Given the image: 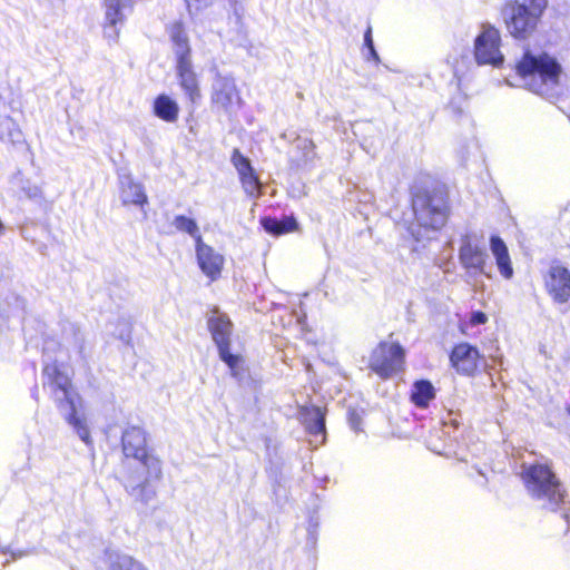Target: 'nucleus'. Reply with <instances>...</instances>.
Segmentation results:
<instances>
[{"mask_svg":"<svg viewBox=\"0 0 570 570\" xmlns=\"http://www.w3.org/2000/svg\"><path fill=\"white\" fill-rule=\"evenodd\" d=\"M105 9V28H116L124 23L126 17L124 10L132 8L135 0H102Z\"/></svg>","mask_w":570,"mask_h":570,"instance_id":"obj_20","label":"nucleus"},{"mask_svg":"<svg viewBox=\"0 0 570 570\" xmlns=\"http://www.w3.org/2000/svg\"><path fill=\"white\" fill-rule=\"evenodd\" d=\"M175 227L190 235L195 239V245H197V239H203L197 223L187 216L178 215L174 219Z\"/></svg>","mask_w":570,"mask_h":570,"instance_id":"obj_25","label":"nucleus"},{"mask_svg":"<svg viewBox=\"0 0 570 570\" xmlns=\"http://www.w3.org/2000/svg\"><path fill=\"white\" fill-rule=\"evenodd\" d=\"M178 86L184 92L186 101L190 106L200 104L203 91L199 76L196 72L193 61L176 63Z\"/></svg>","mask_w":570,"mask_h":570,"instance_id":"obj_13","label":"nucleus"},{"mask_svg":"<svg viewBox=\"0 0 570 570\" xmlns=\"http://www.w3.org/2000/svg\"><path fill=\"white\" fill-rule=\"evenodd\" d=\"M567 413L570 415V405L567 406Z\"/></svg>","mask_w":570,"mask_h":570,"instance_id":"obj_30","label":"nucleus"},{"mask_svg":"<svg viewBox=\"0 0 570 570\" xmlns=\"http://www.w3.org/2000/svg\"><path fill=\"white\" fill-rule=\"evenodd\" d=\"M302 414V423L306 430V432L311 435L317 436L322 435L323 440L325 439V410H322L318 406H305L301 411Z\"/></svg>","mask_w":570,"mask_h":570,"instance_id":"obj_19","label":"nucleus"},{"mask_svg":"<svg viewBox=\"0 0 570 570\" xmlns=\"http://www.w3.org/2000/svg\"><path fill=\"white\" fill-rule=\"evenodd\" d=\"M520 479L529 495L534 500H543L550 511L557 512L566 503L568 491L551 463L524 464Z\"/></svg>","mask_w":570,"mask_h":570,"instance_id":"obj_4","label":"nucleus"},{"mask_svg":"<svg viewBox=\"0 0 570 570\" xmlns=\"http://www.w3.org/2000/svg\"><path fill=\"white\" fill-rule=\"evenodd\" d=\"M129 188L131 190V198L130 199H124V205H138L144 206L148 203L147 195L144 190V187L139 184H131L129 185Z\"/></svg>","mask_w":570,"mask_h":570,"instance_id":"obj_27","label":"nucleus"},{"mask_svg":"<svg viewBox=\"0 0 570 570\" xmlns=\"http://www.w3.org/2000/svg\"><path fill=\"white\" fill-rule=\"evenodd\" d=\"M230 161L238 174L244 193L250 198H259L263 195V184L250 159L243 155L238 148H234L230 155Z\"/></svg>","mask_w":570,"mask_h":570,"instance_id":"obj_12","label":"nucleus"},{"mask_svg":"<svg viewBox=\"0 0 570 570\" xmlns=\"http://www.w3.org/2000/svg\"><path fill=\"white\" fill-rule=\"evenodd\" d=\"M347 420L354 431L358 432L362 430V417L355 410L348 411Z\"/></svg>","mask_w":570,"mask_h":570,"instance_id":"obj_28","label":"nucleus"},{"mask_svg":"<svg viewBox=\"0 0 570 570\" xmlns=\"http://www.w3.org/2000/svg\"><path fill=\"white\" fill-rule=\"evenodd\" d=\"M517 75L527 81L528 87L537 92L544 94L549 88L560 82L562 68L556 58L547 52L534 55L527 48L515 62Z\"/></svg>","mask_w":570,"mask_h":570,"instance_id":"obj_6","label":"nucleus"},{"mask_svg":"<svg viewBox=\"0 0 570 570\" xmlns=\"http://www.w3.org/2000/svg\"><path fill=\"white\" fill-rule=\"evenodd\" d=\"M501 37L497 28H485L474 41V57L479 65L500 66L503 55L500 51Z\"/></svg>","mask_w":570,"mask_h":570,"instance_id":"obj_11","label":"nucleus"},{"mask_svg":"<svg viewBox=\"0 0 570 570\" xmlns=\"http://www.w3.org/2000/svg\"><path fill=\"white\" fill-rule=\"evenodd\" d=\"M549 0H507L501 8L504 28L510 37L524 41L539 30Z\"/></svg>","mask_w":570,"mask_h":570,"instance_id":"obj_5","label":"nucleus"},{"mask_svg":"<svg viewBox=\"0 0 570 570\" xmlns=\"http://www.w3.org/2000/svg\"><path fill=\"white\" fill-rule=\"evenodd\" d=\"M155 116L166 122H175L179 116L178 104L165 94L158 95L153 105Z\"/></svg>","mask_w":570,"mask_h":570,"instance_id":"obj_22","label":"nucleus"},{"mask_svg":"<svg viewBox=\"0 0 570 570\" xmlns=\"http://www.w3.org/2000/svg\"><path fill=\"white\" fill-rule=\"evenodd\" d=\"M207 328L215 343L219 358L228 366L233 375H237L238 368L244 363L240 354L232 353V334L234 324L229 316L219 311L217 306L212 308V315L207 320Z\"/></svg>","mask_w":570,"mask_h":570,"instance_id":"obj_7","label":"nucleus"},{"mask_svg":"<svg viewBox=\"0 0 570 570\" xmlns=\"http://www.w3.org/2000/svg\"><path fill=\"white\" fill-rule=\"evenodd\" d=\"M543 286L553 303L570 302V269L560 262H553L542 275Z\"/></svg>","mask_w":570,"mask_h":570,"instance_id":"obj_10","label":"nucleus"},{"mask_svg":"<svg viewBox=\"0 0 570 570\" xmlns=\"http://www.w3.org/2000/svg\"><path fill=\"white\" fill-rule=\"evenodd\" d=\"M490 249L495 259L500 275L505 279H511L514 269L504 240L498 235H492L490 237Z\"/></svg>","mask_w":570,"mask_h":570,"instance_id":"obj_18","label":"nucleus"},{"mask_svg":"<svg viewBox=\"0 0 570 570\" xmlns=\"http://www.w3.org/2000/svg\"><path fill=\"white\" fill-rule=\"evenodd\" d=\"M195 250L198 267L204 275L210 282L219 279L225 265L224 256L216 252L212 246L205 244L203 239H197Z\"/></svg>","mask_w":570,"mask_h":570,"instance_id":"obj_14","label":"nucleus"},{"mask_svg":"<svg viewBox=\"0 0 570 570\" xmlns=\"http://www.w3.org/2000/svg\"><path fill=\"white\" fill-rule=\"evenodd\" d=\"M487 258L485 250L474 244L469 237L462 240L459 249V261L463 268L474 273H484Z\"/></svg>","mask_w":570,"mask_h":570,"instance_id":"obj_15","label":"nucleus"},{"mask_svg":"<svg viewBox=\"0 0 570 570\" xmlns=\"http://www.w3.org/2000/svg\"><path fill=\"white\" fill-rule=\"evenodd\" d=\"M261 225L268 234L274 236L294 233L299 228V225L293 215L284 216L279 219L271 216L263 217L261 218Z\"/></svg>","mask_w":570,"mask_h":570,"instance_id":"obj_21","label":"nucleus"},{"mask_svg":"<svg viewBox=\"0 0 570 570\" xmlns=\"http://www.w3.org/2000/svg\"><path fill=\"white\" fill-rule=\"evenodd\" d=\"M120 445L124 478L132 484L131 492L137 493L141 501H147L155 494L150 490L153 483L163 478L161 460L148 446V434L139 426L125 429Z\"/></svg>","mask_w":570,"mask_h":570,"instance_id":"obj_1","label":"nucleus"},{"mask_svg":"<svg viewBox=\"0 0 570 570\" xmlns=\"http://www.w3.org/2000/svg\"><path fill=\"white\" fill-rule=\"evenodd\" d=\"M450 366L465 377H475L487 367V358L478 346L469 342H460L449 353Z\"/></svg>","mask_w":570,"mask_h":570,"instance_id":"obj_9","label":"nucleus"},{"mask_svg":"<svg viewBox=\"0 0 570 570\" xmlns=\"http://www.w3.org/2000/svg\"><path fill=\"white\" fill-rule=\"evenodd\" d=\"M238 98V91L233 79L219 77L210 95V104L218 109L227 110Z\"/></svg>","mask_w":570,"mask_h":570,"instance_id":"obj_17","label":"nucleus"},{"mask_svg":"<svg viewBox=\"0 0 570 570\" xmlns=\"http://www.w3.org/2000/svg\"><path fill=\"white\" fill-rule=\"evenodd\" d=\"M410 207L412 227L419 236L442 230L452 215L450 189L446 184L435 181L412 189Z\"/></svg>","mask_w":570,"mask_h":570,"instance_id":"obj_2","label":"nucleus"},{"mask_svg":"<svg viewBox=\"0 0 570 570\" xmlns=\"http://www.w3.org/2000/svg\"><path fill=\"white\" fill-rule=\"evenodd\" d=\"M435 399V389L429 380H419L413 383L410 400L420 409H426Z\"/></svg>","mask_w":570,"mask_h":570,"instance_id":"obj_23","label":"nucleus"},{"mask_svg":"<svg viewBox=\"0 0 570 570\" xmlns=\"http://www.w3.org/2000/svg\"><path fill=\"white\" fill-rule=\"evenodd\" d=\"M107 570H149L141 561L129 554L116 553L109 557Z\"/></svg>","mask_w":570,"mask_h":570,"instance_id":"obj_24","label":"nucleus"},{"mask_svg":"<svg viewBox=\"0 0 570 570\" xmlns=\"http://www.w3.org/2000/svg\"><path fill=\"white\" fill-rule=\"evenodd\" d=\"M43 386L48 387L58 409H66V421L76 430L79 438L89 444L90 431L86 420L78 415L77 404L80 402L72 380V373L67 365L58 361L46 363L42 366Z\"/></svg>","mask_w":570,"mask_h":570,"instance_id":"obj_3","label":"nucleus"},{"mask_svg":"<svg viewBox=\"0 0 570 570\" xmlns=\"http://www.w3.org/2000/svg\"><path fill=\"white\" fill-rule=\"evenodd\" d=\"M168 33L176 48V63L193 61L189 38L184 22L181 20L171 22L168 26Z\"/></svg>","mask_w":570,"mask_h":570,"instance_id":"obj_16","label":"nucleus"},{"mask_svg":"<svg viewBox=\"0 0 570 570\" xmlns=\"http://www.w3.org/2000/svg\"><path fill=\"white\" fill-rule=\"evenodd\" d=\"M368 368L382 380H389L405 368V350L399 342L381 341L372 350Z\"/></svg>","mask_w":570,"mask_h":570,"instance_id":"obj_8","label":"nucleus"},{"mask_svg":"<svg viewBox=\"0 0 570 570\" xmlns=\"http://www.w3.org/2000/svg\"><path fill=\"white\" fill-rule=\"evenodd\" d=\"M488 315L482 311H475L471 313V316L468 321H462L459 323V331L461 334L466 335L468 331L472 326L483 325L488 322Z\"/></svg>","mask_w":570,"mask_h":570,"instance_id":"obj_26","label":"nucleus"},{"mask_svg":"<svg viewBox=\"0 0 570 570\" xmlns=\"http://www.w3.org/2000/svg\"><path fill=\"white\" fill-rule=\"evenodd\" d=\"M364 40H365L366 46L370 48L371 52L373 53V56L376 57L374 46H373V40H372V32H371L370 28L365 32Z\"/></svg>","mask_w":570,"mask_h":570,"instance_id":"obj_29","label":"nucleus"}]
</instances>
